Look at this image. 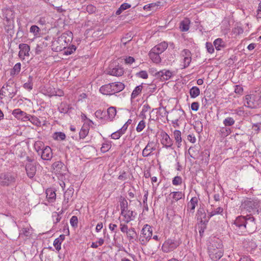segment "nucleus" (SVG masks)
<instances>
[{"label":"nucleus","instance_id":"nucleus-1","mask_svg":"<svg viewBox=\"0 0 261 261\" xmlns=\"http://www.w3.org/2000/svg\"><path fill=\"white\" fill-rule=\"evenodd\" d=\"M232 228L237 231L243 232L245 230L248 232H253L256 228L255 219L253 217H238L232 224Z\"/></svg>","mask_w":261,"mask_h":261},{"label":"nucleus","instance_id":"nucleus-2","mask_svg":"<svg viewBox=\"0 0 261 261\" xmlns=\"http://www.w3.org/2000/svg\"><path fill=\"white\" fill-rule=\"evenodd\" d=\"M222 243L221 240L214 237L211 239L208 245V251L211 258L214 261L219 259L223 254Z\"/></svg>","mask_w":261,"mask_h":261},{"label":"nucleus","instance_id":"nucleus-3","mask_svg":"<svg viewBox=\"0 0 261 261\" xmlns=\"http://www.w3.org/2000/svg\"><path fill=\"white\" fill-rule=\"evenodd\" d=\"M203 210H199L198 211V214H199L201 213L204 215L203 218L201 219L200 223L205 225L211 217L216 215L222 214L223 212V209L222 207L220 206L215 208L211 206L210 208L207 210V218H206V214L204 213H203Z\"/></svg>","mask_w":261,"mask_h":261},{"label":"nucleus","instance_id":"nucleus-4","mask_svg":"<svg viewBox=\"0 0 261 261\" xmlns=\"http://www.w3.org/2000/svg\"><path fill=\"white\" fill-rule=\"evenodd\" d=\"M66 36L65 34H63L61 36L58 38L57 40L53 43V49L55 51H60L63 49L66 48L67 46L68 42L70 41L68 39L67 41Z\"/></svg>","mask_w":261,"mask_h":261},{"label":"nucleus","instance_id":"nucleus-5","mask_svg":"<svg viewBox=\"0 0 261 261\" xmlns=\"http://www.w3.org/2000/svg\"><path fill=\"white\" fill-rule=\"evenodd\" d=\"M16 181V176L9 172L0 174V185L9 186L14 184Z\"/></svg>","mask_w":261,"mask_h":261},{"label":"nucleus","instance_id":"nucleus-6","mask_svg":"<svg viewBox=\"0 0 261 261\" xmlns=\"http://www.w3.org/2000/svg\"><path fill=\"white\" fill-rule=\"evenodd\" d=\"M179 245V242L174 239H169L163 244L162 249L164 252H169L175 249Z\"/></svg>","mask_w":261,"mask_h":261},{"label":"nucleus","instance_id":"nucleus-7","mask_svg":"<svg viewBox=\"0 0 261 261\" xmlns=\"http://www.w3.org/2000/svg\"><path fill=\"white\" fill-rule=\"evenodd\" d=\"M152 236V228L148 225L146 224L142 229L141 233L139 239L141 244H144L148 241Z\"/></svg>","mask_w":261,"mask_h":261},{"label":"nucleus","instance_id":"nucleus-8","mask_svg":"<svg viewBox=\"0 0 261 261\" xmlns=\"http://www.w3.org/2000/svg\"><path fill=\"white\" fill-rule=\"evenodd\" d=\"M257 203L250 199H247L242 202L241 207L246 210L249 213L255 211L257 210Z\"/></svg>","mask_w":261,"mask_h":261},{"label":"nucleus","instance_id":"nucleus-9","mask_svg":"<svg viewBox=\"0 0 261 261\" xmlns=\"http://www.w3.org/2000/svg\"><path fill=\"white\" fill-rule=\"evenodd\" d=\"M14 84V82L12 80L10 79L8 82L2 87L0 90V95H4L5 94L8 93L9 96H14L15 93L13 91L12 89V85Z\"/></svg>","mask_w":261,"mask_h":261},{"label":"nucleus","instance_id":"nucleus-10","mask_svg":"<svg viewBox=\"0 0 261 261\" xmlns=\"http://www.w3.org/2000/svg\"><path fill=\"white\" fill-rule=\"evenodd\" d=\"M107 73L111 75L120 76L123 74L124 69L123 67L119 65L115 66V67L111 66L107 70Z\"/></svg>","mask_w":261,"mask_h":261},{"label":"nucleus","instance_id":"nucleus-11","mask_svg":"<svg viewBox=\"0 0 261 261\" xmlns=\"http://www.w3.org/2000/svg\"><path fill=\"white\" fill-rule=\"evenodd\" d=\"M155 76L161 81H167L173 75V73L169 70L163 69L155 73Z\"/></svg>","mask_w":261,"mask_h":261},{"label":"nucleus","instance_id":"nucleus-12","mask_svg":"<svg viewBox=\"0 0 261 261\" xmlns=\"http://www.w3.org/2000/svg\"><path fill=\"white\" fill-rule=\"evenodd\" d=\"M156 149L154 143L153 141H149L142 151V156L148 157L152 155V152Z\"/></svg>","mask_w":261,"mask_h":261},{"label":"nucleus","instance_id":"nucleus-13","mask_svg":"<svg viewBox=\"0 0 261 261\" xmlns=\"http://www.w3.org/2000/svg\"><path fill=\"white\" fill-rule=\"evenodd\" d=\"M25 171L27 176L30 178H32L36 173V165L33 163H27L25 165Z\"/></svg>","mask_w":261,"mask_h":261},{"label":"nucleus","instance_id":"nucleus-14","mask_svg":"<svg viewBox=\"0 0 261 261\" xmlns=\"http://www.w3.org/2000/svg\"><path fill=\"white\" fill-rule=\"evenodd\" d=\"M20 51L18 56L20 58L24 59L25 56H29L30 46L27 44L21 43L19 45Z\"/></svg>","mask_w":261,"mask_h":261},{"label":"nucleus","instance_id":"nucleus-15","mask_svg":"<svg viewBox=\"0 0 261 261\" xmlns=\"http://www.w3.org/2000/svg\"><path fill=\"white\" fill-rule=\"evenodd\" d=\"M254 95H247L245 97L244 105L250 108H254L258 103L254 100Z\"/></svg>","mask_w":261,"mask_h":261},{"label":"nucleus","instance_id":"nucleus-16","mask_svg":"<svg viewBox=\"0 0 261 261\" xmlns=\"http://www.w3.org/2000/svg\"><path fill=\"white\" fill-rule=\"evenodd\" d=\"M161 143L163 144L166 148H169L172 146V140L170 138L169 136L165 132H162L161 133Z\"/></svg>","mask_w":261,"mask_h":261},{"label":"nucleus","instance_id":"nucleus-17","mask_svg":"<svg viewBox=\"0 0 261 261\" xmlns=\"http://www.w3.org/2000/svg\"><path fill=\"white\" fill-rule=\"evenodd\" d=\"M41 156L43 160H50L53 157L52 150L49 146L45 147L41 150Z\"/></svg>","mask_w":261,"mask_h":261},{"label":"nucleus","instance_id":"nucleus-18","mask_svg":"<svg viewBox=\"0 0 261 261\" xmlns=\"http://www.w3.org/2000/svg\"><path fill=\"white\" fill-rule=\"evenodd\" d=\"M85 117L84 122L83 125V139L85 138L88 134L90 126L93 124V122L87 119L86 116L83 114V118Z\"/></svg>","mask_w":261,"mask_h":261},{"label":"nucleus","instance_id":"nucleus-19","mask_svg":"<svg viewBox=\"0 0 261 261\" xmlns=\"http://www.w3.org/2000/svg\"><path fill=\"white\" fill-rule=\"evenodd\" d=\"M12 114L17 119H20L23 121L27 120L29 116L26 113L19 109L14 110L12 112Z\"/></svg>","mask_w":261,"mask_h":261},{"label":"nucleus","instance_id":"nucleus-20","mask_svg":"<svg viewBox=\"0 0 261 261\" xmlns=\"http://www.w3.org/2000/svg\"><path fill=\"white\" fill-rule=\"evenodd\" d=\"M95 152V148L90 145H85L83 147V153H84V156L86 159H89L91 158V155L93 154Z\"/></svg>","mask_w":261,"mask_h":261},{"label":"nucleus","instance_id":"nucleus-21","mask_svg":"<svg viewBox=\"0 0 261 261\" xmlns=\"http://www.w3.org/2000/svg\"><path fill=\"white\" fill-rule=\"evenodd\" d=\"M167 47L168 44L163 42L155 46L151 50L160 55L167 49Z\"/></svg>","mask_w":261,"mask_h":261},{"label":"nucleus","instance_id":"nucleus-22","mask_svg":"<svg viewBox=\"0 0 261 261\" xmlns=\"http://www.w3.org/2000/svg\"><path fill=\"white\" fill-rule=\"evenodd\" d=\"M111 85L113 94L121 91L125 87L124 85L121 82L112 83Z\"/></svg>","mask_w":261,"mask_h":261},{"label":"nucleus","instance_id":"nucleus-23","mask_svg":"<svg viewBox=\"0 0 261 261\" xmlns=\"http://www.w3.org/2000/svg\"><path fill=\"white\" fill-rule=\"evenodd\" d=\"M125 218V222L127 223L133 220L135 216L133 215L134 212L132 211L126 210L124 212V214H121Z\"/></svg>","mask_w":261,"mask_h":261},{"label":"nucleus","instance_id":"nucleus-24","mask_svg":"<svg viewBox=\"0 0 261 261\" xmlns=\"http://www.w3.org/2000/svg\"><path fill=\"white\" fill-rule=\"evenodd\" d=\"M46 198L48 199V201L52 202L56 198V194L55 191L51 188H48L46 190Z\"/></svg>","mask_w":261,"mask_h":261},{"label":"nucleus","instance_id":"nucleus-25","mask_svg":"<svg viewBox=\"0 0 261 261\" xmlns=\"http://www.w3.org/2000/svg\"><path fill=\"white\" fill-rule=\"evenodd\" d=\"M100 91L104 94H107V95L113 94V93L111 83L102 86L100 88Z\"/></svg>","mask_w":261,"mask_h":261},{"label":"nucleus","instance_id":"nucleus-26","mask_svg":"<svg viewBox=\"0 0 261 261\" xmlns=\"http://www.w3.org/2000/svg\"><path fill=\"white\" fill-rule=\"evenodd\" d=\"M150 59L155 63H159L161 61V58L160 56V54H157L152 50H150L149 54Z\"/></svg>","mask_w":261,"mask_h":261},{"label":"nucleus","instance_id":"nucleus-27","mask_svg":"<svg viewBox=\"0 0 261 261\" xmlns=\"http://www.w3.org/2000/svg\"><path fill=\"white\" fill-rule=\"evenodd\" d=\"M190 20L188 18H186L180 23L179 28L182 32L188 31L189 29Z\"/></svg>","mask_w":261,"mask_h":261},{"label":"nucleus","instance_id":"nucleus-28","mask_svg":"<svg viewBox=\"0 0 261 261\" xmlns=\"http://www.w3.org/2000/svg\"><path fill=\"white\" fill-rule=\"evenodd\" d=\"M5 29L8 33H11L14 29V20H5Z\"/></svg>","mask_w":261,"mask_h":261},{"label":"nucleus","instance_id":"nucleus-29","mask_svg":"<svg viewBox=\"0 0 261 261\" xmlns=\"http://www.w3.org/2000/svg\"><path fill=\"white\" fill-rule=\"evenodd\" d=\"M198 204V199L196 197H192L190 202L188 203V208L190 209L191 211L192 212H194V210L196 206Z\"/></svg>","mask_w":261,"mask_h":261},{"label":"nucleus","instance_id":"nucleus-30","mask_svg":"<svg viewBox=\"0 0 261 261\" xmlns=\"http://www.w3.org/2000/svg\"><path fill=\"white\" fill-rule=\"evenodd\" d=\"M214 45L217 50H220L224 47L225 43L221 38H217L214 41Z\"/></svg>","mask_w":261,"mask_h":261},{"label":"nucleus","instance_id":"nucleus-31","mask_svg":"<svg viewBox=\"0 0 261 261\" xmlns=\"http://www.w3.org/2000/svg\"><path fill=\"white\" fill-rule=\"evenodd\" d=\"M5 20H14L15 14L14 11L10 9H6L5 11Z\"/></svg>","mask_w":261,"mask_h":261},{"label":"nucleus","instance_id":"nucleus-32","mask_svg":"<svg viewBox=\"0 0 261 261\" xmlns=\"http://www.w3.org/2000/svg\"><path fill=\"white\" fill-rule=\"evenodd\" d=\"M27 120H29L33 124L39 126L41 125V122L40 120L36 116H31L29 115Z\"/></svg>","mask_w":261,"mask_h":261},{"label":"nucleus","instance_id":"nucleus-33","mask_svg":"<svg viewBox=\"0 0 261 261\" xmlns=\"http://www.w3.org/2000/svg\"><path fill=\"white\" fill-rule=\"evenodd\" d=\"M190 95L191 98H196L200 94V90L197 87H193L190 90Z\"/></svg>","mask_w":261,"mask_h":261},{"label":"nucleus","instance_id":"nucleus-34","mask_svg":"<svg viewBox=\"0 0 261 261\" xmlns=\"http://www.w3.org/2000/svg\"><path fill=\"white\" fill-rule=\"evenodd\" d=\"M142 88L143 86L142 85L137 86L132 93L131 98L135 99L137 96H138L139 94L141 92Z\"/></svg>","mask_w":261,"mask_h":261},{"label":"nucleus","instance_id":"nucleus-35","mask_svg":"<svg viewBox=\"0 0 261 261\" xmlns=\"http://www.w3.org/2000/svg\"><path fill=\"white\" fill-rule=\"evenodd\" d=\"M127 237L129 241H133V240L135 239V238L137 236V233L135 230L134 228H131L128 229V231L126 233Z\"/></svg>","mask_w":261,"mask_h":261},{"label":"nucleus","instance_id":"nucleus-36","mask_svg":"<svg viewBox=\"0 0 261 261\" xmlns=\"http://www.w3.org/2000/svg\"><path fill=\"white\" fill-rule=\"evenodd\" d=\"M116 109L115 107H111L107 110L109 118L112 120L116 115Z\"/></svg>","mask_w":261,"mask_h":261},{"label":"nucleus","instance_id":"nucleus-37","mask_svg":"<svg viewBox=\"0 0 261 261\" xmlns=\"http://www.w3.org/2000/svg\"><path fill=\"white\" fill-rule=\"evenodd\" d=\"M34 147L38 154H40L41 153V150L44 148L43 142L41 141L36 142L34 144Z\"/></svg>","mask_w":261,"mask_h":261},{"label":"nucleus","instance_id":"nucleus-38","mask_svg":"<svg viewBox=\"0 0 261 261\" xmlns=\"http://www.w3.org/2000/svg\"><path fill=\"white\" fill-rule=\"evenodd\" d=\"M175 140L178 143V147H179V144L181 142V133L178 130H175L173 133Z\"/></svg>","mask_w":261,"mask_h":261},{"label":"nucleus","instance_id":"nucleus-39","mask_svg":"<svg viewBox=\"0 0 261 261\" xmlns=\"http://www.w3.org/2000/svg\"><path fill=\"white\" fill-rule=\"evenodd\" d=\"M21 68V64L20 63H16L13 69L10 72L11 75H14L15 74H17L20 71Z\"/></svg>","mask_w":261,"mask_h":261},{"label":"nucleus","instance_id":"nucleus-40","mask_svg":"<svg viewBox=\"0 0 261 261\" xmlns=\"http://www.w3.org/2000/svg\"><path fill=\"white\" fill-rule=\"evenodd\" d=\"M201 160L206 164L208 163L210 152L208 150H204L201 153Z\"/></svg>","mask_w":261,"mask_h":261},{"label":"nucleus","instance_id":"nucleus-41","mask_svg":"<svg viewBox=\"0 0 261 261\" xmlns=\"http://www.w3.org/2000/svg\"><path fill=\"white\" fill-rule=\"evenodd\" d=\"M127 201L124 198H123L120 202L121 214H124V212L127 210Z\"/></svg>","mask_w":261,"mask_h":261},{"label":"nucleus","instance_id":"nucleus-42","mask_svg":"<svg viewBox=\"0 0 261 261\" xmlns=\"http://www.w3.org/2000/svg\"><path fill=\"white\" fill-rule=\"evenodd\" d=\"M170 194H172L173 199H175V201H178L181 199L184 195L181 192H173Z\"/></svg>","mask_w":261,"mask_h":261},{"label":"nucleus","instance_id":"nucleus-43","mask_svg":"<svg viewBox=\"0 0 261 261\" xmlns=\"http://www.w3.org/2000/svg\"><path fill=\"white\" fill-rule=\"evenodd\" d=\"M223 123L225 126H231L234 123V120L231 117H227L224 120Z\"/></svg>","mask_w":261,"mask_h":261},{"label":"nucleus","instance_id":"nucleus-44","mask_svg":"<svg viewBox=\"0 0 261 261\" xmlns=\"http://www.w3.org/2000/svg\"><path fill=\"white\" fill-rule=\"evenodd\" d=\"M159 5H157L156 3H151L148 5H146L144 6L143 9L145 10H154V8L158 7Z\"/></svg>","mask_w":261,"mask_h":261},{"label":"nucleus","instance_id":"nucleus-45","mask_svg":"<svg viewBox=\"0 0 261 261\" xmlns=\"http://www.w3.org/2000/svg\"><path fill=\"white\" fill-rule=\"evenodd\" d=\"M70 223L71 224V225L74 227L76 228L77 227V224H78V219L76 216H73L71 217L70 220Z\"/></svg>","mask_w":261,"mask_h":261},{"label":"nucleus","instance_id":"nucleus-46","mask_svg":"<svg viewBox=\"0 0 261 261\" xmlns=\"http://www.w3.org/2000/svg\"><path fill=\"white\" fill-rule=\"evenodd\" d=\"M182 183V178L180 176H176L172 180V184L174 186L180 185Z\"/></svg>","mask_w":261,"mask_h":261},{"label":"nucleus","instance_id":"nucleus-47","mask_svg":"<svg viewBox=\"0 0 261 261\" xmlns=\"http://www.w3.org/2000/svg\"><path fill=\"white\" fill-rule=\"evenodd\" d=\"M145 127V122L144 120H141L139 122L136 127V130L138 132H141Z\"/></svg>","mask_w":261,"mask_h":261},{"label":"nucleus","instance_id":"nucleus-48","mask_svg":"<svg viewBox=\"0 0 261 261\" xmlns=\"http://www.w3.org/2000/svg\"><path fill=\"white\" fill-rule=\"evenodd\" d=\"M55 139L57 140H64L66 138L65 134L62 132H58L55 134Z\"/></svg>","mask_w":261,"mask_h":261},{"label":"nucleus","instance_id":"nucleus-49","mask_svg":"<svg viewBox=\"0 0 261 261\" xmlns=\"http://www.w3.org/2000/svg\"><path fill=\"white\" fill-rule=\"evenodd\" d=\"M205 47L206 48L207 51L209 53L212 54L214 53V48L212 43L207 42L205 44Z\"/></svg>","mask_w":261,"mask_h":261},{"label":"nucleus","instance_id":"nucleus-50","mask_svg":"<svg viewBox=\"0 0 261 261\" xmlns=\"http://www.w3.org/2000/svg\"><path fill=\"white\" fill-rule=\"evenodd\" d=\"M243 32H244V30H243V28L242 27H239V26L234 28L232 30V32L236 35H239L242 34L243 33Z\"/></svg>","mask_w":261,"mask_h":261},{"label":"nucleus","instance_id":"nucleus-51","mask_svg":"<svg viewBox=\"0 0 261 261\" xmlns=\"http://www.w3.org/2000/svg\"><path fill=\"white\" fill-rule=\"evenodd\" d=\"M221 133L222 136H226L230 133V129L226 127H223L220 129Z\"/></svg>","mask_w":261,"mask_h":261},{"label":"nucleus","instance_id":"nucleus-52","mask_svg":"<svg viewBox=\"0 0 261 261\" xmlns=\"http://www.w3.org/2000/svg\"><path fill=\"white\" fill-rule=\"evenodd\" d=\"M29 82L25 83L23 85V87L25 89H29V90H31V89H32V87H33V85L31 83V82L32 80V77L31 76H29Z\"/></svg>","mask_w":261,"mask_h":261},{"label":"nucleus","instance_id":"nucleus-53","mask_svg":"<svg viewBox=\"0 0 261 261\" xmlns=\"http://www.w3.org/2000/svg\"><path fill=\"white\" fill-rule=\"evenodd\" d=\"M40 31V29L37 25H32L30 28V32L34 34L35 35H37Z\"/></svg>","mask_w":261,"mask_h":261},{"label":"nucleus","instance_id":"nucleus-54","mask_svg":"<svg viewBox=\"0 0 261 261\" xmlns=\"http://www.w3.org/2000/svg\"><path fill=\"white\" fill-rule=\"evenodd\" d=\"M191 62V57L184 58V68L188 67Z\"/></svg>","mask_w":261,"mask_h":261},{"label":"nucleus","instance_id":"nucleus-55","mask_svg":"<svg viewBox=\"0 0 261 261\" xmlns=\"http://www.w3.org/2000/svg\"><path fill=\"white\" fill-rule=\"evenodd\" d=\"M61 243L62 242H61L57 238L56 239L54 242V246L58 251H59L61 249Z\"/></svg>","mask_w":261,"mask_h":261},{"label":"nucleus","instance_id":"nucleus-56","mask_svg":"<svg viewBox=\"0 0 261 261\" xmlns=\"http://www.w3.org/2000/svg\"><path fill=\"white\" fill-rule=\"evenodd\" d=\"M122 135L118 131L114 132L111 135V137L113 139H118Z\"/></svg>","mask_w":261,"mask_h":261},{"label":"nucleus","instance_id":"nucleus-57","mask_svg":"<svg viewBox=\"0 0 261 261\" xmlns=\"http://www.w3.org/2000/svg\"><path fill=\"white\" fill-rule=\"evenodd\" d=\"M182 56L185 58L186 57H191V53L188 49H184L181 52Z\"/></svg>","mask_w":261,"mask_h":261},{"label":"nucleus","instance_id":"nucleus-58","mask_svg":"<svg viewBox=\"0 0 261 261\" xmlns=\"http://www.w3.org/2000/svg\"><path fill=\"white\" fill-rule=\"evenodd\" d=\"M76 49V47L74 45H71V47H68L66 50L65 51L66 55H71Z\"/></svg>","mask_w":261,"mask_h":261},{"label":"nucleus","instance_id":"nucleus-59","mask_svg":"<svg viewBox=\"0 0 261 261\" xmlns=\"http://www.w3.org/2000/svg\"><path fill=\"white\" fill-rule=\"evenodd\" d=\"M96 10V7L92 5H90L87 6L86 11L90 14L94 13Z\"/></svg>","mask_w":261,"mask_h":261},{"label":"nucleus","instance_id":"nucleus-60","mask_svg":"<svg viewBox=\"0 0 261 261\" xmlns=\"http://www.w3.org/2000/svg\"><path fill=\"white\" fill-rule=\"evenodd\" d=\"M138 75L142 79H146L148 78V74L146 71L142 70L138 73Z\"/></svg>","mask_w":261,"mask_h":261},{"label":"nucleus","instance_id":"nucleus-61","mask_svg":"<svg viewBox=\"0 0 261 261\" xmlns=\"http://www.w3.org/2000/svg\"><path fill=\"white\" fill-rule=\"evenodd\" d=\"M191 108L193 111H197L199 109V103L197 102H193L191 104Z\"/></svg>","mask_w":261,"mask_h":261},{"label":"nucleus","instance_id":"nucleus-62","mask_svg":"<svg viewBox=\"0 0 261 261\" xmlns=\"http://www.w3.org/2000/svg\"><path fill=\"white\" fill-rule=\"evenodd\" d=\"M110 148V145H109L108 144H103L102 145V147H101L100 150H101V152H106L109 150Z\"/></svg>","mask_w":261,"mask_h":261},{"label":"nucleus","instance_id":"nucleus-63","mask_svg":"<svg viewBox=\"0 0 261 261\" xmlns=\"http://www.w3.org/2000/svg\"><path fill=\"white\" fill-rule=\"evenodd\" d=\"M243 89L242 86H241L240 85H236V88H235V89H234V92L236 93H238L239 94H241L243 92Z\"/></svg>","mask_w":261,"mask_h":261},{"label":"nucleus","instance_id":"nucleus-64","mask_svg":"<svg viewBox=\"0 0 261 261\" xmlns=\"http://www.w3.org/2000/svg\"><path fill=\"white\" fill-rule=\"evenodd\" d=\"M239 261H254L250 257L247 256H243L240 258Z\"/></svg>","mask_w":261,"mask_h":261}]
</instances>
